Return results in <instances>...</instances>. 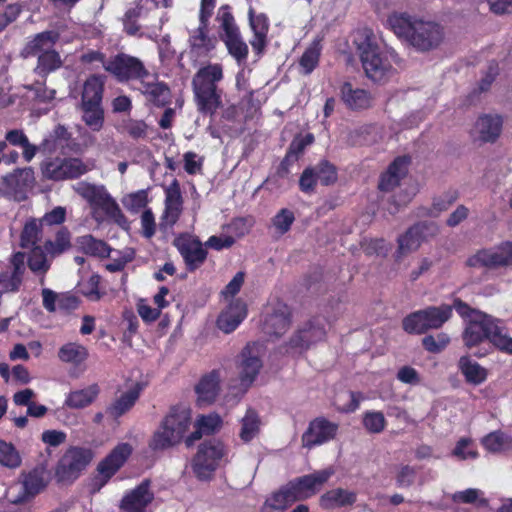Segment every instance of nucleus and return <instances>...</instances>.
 Masks as SVG:
<instances>
[{
	"label": "nucleus",
	"instance_id": "obj_52",
	"mask_svg": "<svg viewBox=\"0 0 512 512\" xmlns=\"http://www.w3.org/2000/svg\"><path fill=\"white\" fill-rule=\"evenodd\" d=\"M362 423L364 428L371 434L381 433L386 427V419L380 411H366Z\"/></svg>",
	"mask_w": 512,
	"mask_h": 512
},
{
	"label": "nucleus",
	"instance_id": "obj_7",
	"mask_svg": "<svg viewBox=\"0 0 512 512\" xmlns=\"http://www.w3.org/2000/svg\"><path fill=\"white\" fill-rule=\"evenodd\" d=\"M453 304L429 306L407 315L402 327L409 334H424L431 329L441 328L453 315Z\"/></svg>",
	"mask_w": 512,
	"mask_h": 512
},
{
	"label": "nucleus",
	"instance_id": "obj_5",
	"mask_svg": "<svg viewBox=\"0 0 512 512\" xmlns=\"http://www.w3.org/2000/svg\"><path fill=\"white\" fill-rule=\"evenodd\" d=\"M332 470H320L290 480L266 500L265 505L273 510L284 511L297 501L315 495L332 476Z\"/></svg>",
	"mask_w": 512,
	"mask_h": 512
},
{
	"label": "nucleus",
	"instance_id": "obj_1",
	"mask_svg": "<svg viewBox=\"0 0 512 512\" xmlns=\"http://www.w3.org/2000/svg\"><path fill=\"white\" fill-rule=\"evenodd\" d=\"M453 307L465 322L461 335L464 346L471 350L488 341L491 344L489 349L481 348L473 353L477 358L487 356L492 351V346L494 347L496 334H499L502 321L481 310L472 308L460 298H454Z\"/></svg>",
	"mask_w": 512,
	"mask_h": 512
},
{
	"label": "nucleus",
	"instance_id": "obj_35",
	"mask_svg": "<svg viewBox=\"0 0 512 512\" xmlns=\"http://www.w3.org/2000/svg\"><path fill=\"white\" fill-rule=\"evenodd\" d=\"M457 366L468 384L478 386L484 383L488 378V370L478 362L473 361L470 355L461 356Z\"/></svg>",
	"mask_w": 512,
	"mask_h": 512
},
{
	"label": "nucleus",
	"instance_id": "obj_12",
	"mask_svg": "<svg viewBox=\"0 0 512 512\" xmlns=\"http://www.w3.org/2000/svg\"><path fill=\"white\" fill-rule=\"evenodd\" d=\"M338 181V168L329 160L321 159L315 165L307 166L299 177V189L305 194L316 191L317 184L333 186Z\"/></svg>",
	"mask_w": 512,
	"mask_h": 512
},
{
	"label": "nucleus",
	"instance_id": "obj_62",
	"mask_svg": "<svg viewBox=\"0 0 512 512\" xmlns=\"http://www.w3.org/2000/svg\"><path fill=\"white\" fill-rule=\"evenodd\" d=\"M364 251L367 255L386 256L389 251V245L383 238L371 239L366 244Z\"/></svg>",
	"mask_w": 512,
	"mask_h": 512
},
{
	"label": "nucleus",
	"instance_id": "obj_40",
	"mask_svg": "<svg viewBox=\"0 0 512 512\" xmlns=\"http://www.w3.org/2000/svg\"><path fill=\"white\" fill-rule=\"evenodd\" d=\"M142 391V385L136 383L131 389L121 394L110 406L107 413L113 418H119L127 413L135 405Z\"/></svg>",
	"mask_w": 512,
	"mask_h": 512
},
{
	"label": "nucleus",
	"instance_id": "obj_11",
	"mask_svg": "<svg viewBox=\"0 0 512 512\" xmlns=\"http://www.w3.org/2000/svg\"><path fill=\"white\" fill-rule=\"evenodd\" d=\"M225 455L221 441L212 439L201 443L192 460V469L199 480H209Z\"/></svg>",
	"mask_w": 512,
	"mask_h": 512
},
{
	"label": "nucleus",
	"instance_id": "obj_45",
	"mask_svg": "<svg viewBox=\"0 0 512 512\" xmlns=\"http://www.w3.org/2000/svg\"><path fill=\"white\" fill-rule=\"evenodd\" d=\"M82 121L94 132H99L104 125V108L102 104H80Z\"/></svg>",
	"mask_w": 512,
	"mask_h": 512
},
{
	"label": "nucleus",
	"instance_id": "obj_36",
	"mask_svg": "<svg viewBox=\"0 0 512 512\" xmlns=\"http://www.w3.org/2000/svg\"><path fill=\"white\" fill-rule=\"evenodd\" d=\"M106 77L92 74L83 83L80 104H102Z\"/></svg>",
	"mask_w": 512,
	"mask_h": 512
},
{
	"label": "nucleus",
	"instance_id": "obj_19",
	"mask_svg": "<svg viewBox=\"0 0 512 512\" xmlns=\"http://www.w3.org/2000/svg\"><path fill=\"white\" fill-rule=\"evenodd\" d=\"M150 486L151 481L145 479L133 489L125 491L118 505L120 512H147L154 501Z\"/></svg>",
	"mask_w": 512,
	"mask_h": 512
},
{
	"label": "nucleus",
	"instance_id": "obj_2",
	"mask_svg": "<svg viewBox=\"0 0 512 512\" xmlns=\"http://www.w3.org/2000/svg\"><path fill=\"white\" fill-rule=\"evenodd\" d=\"M191 424L192 410L187 404L170 406L148 441L149 449L157 453L179 446L185 442Z\"/></svg>",
	"mask_w": 512,
	"mask_h": 512
},
{
	"label": "nucleus",
	"instance_id": "obj_28",
	"mask_svg": "<svg viewBox=\"0 0 512 512\" xmlns=\"http://www.w3.org/2000/svg\"><path fill=\"white\" fill-rule=\"evenodd\" d=\"M246 316L247 305L242 299L237 298L219 314L216 324L222 332L229 334L236 330Z\"/></svg>",
	"mask_w": 512,
	"mask_h": 512
},
{
	"label": "nucleus",
	"instance_id": "obj_21",
	"mask_svg": "<svg viewBox=\"0 0 512 512\" xmlns=\"http://www.w3.org/2000/svg\"><path fill=\"white\" fill-rule=\"evenodd\" d=\"M326 337V329L319 318H312L299 328L289 340L292 348L307 350L309 347Z\"/></svg>",
	"mask_w": 512,
	"mask_h": 512
},
{
	"label": "nucleus",
	"instance_id": "obj_17",
	"mask_svg": "<svg viewBox=\"0 0 512 512\" xmlns=\"http://www.w3.org/2000/svg\"><path fill=\"white\" fill-rule=\"evenodd\" d=\"M173 245L182 256L189 272L199 269L207 259L208 252L203 247L200 239L189 233H182L177 236Z\"/></svg>",
	"mask_w": 512,
	"mask_h": 512
},
{
	"label": "nucleus",
	"instance_id": "obj_14",
	"mask_svg": "<svg viewBox=\"0 0 512 512\" xmlns=\"http://www.w3.org/2000/svg\"><path fill=\"white\" fill-rule=\"evenodd\" d=\"M104 69L113 75L118 81L146 79L149 71L144 63L137 57L126 53H118L111 57L105 64Z\"/></svg>",
	"mask_w": 512,
	"mask_h": 512
},
{
	"label": "nucleus",
	"instance_id": "obj_37",
	"mask_svg": "<svg viewBox=\"0 0 512 512\" xmlns=\"http://www.w3.org/2000/svg\"><path fill=\"white\" fill-rule=\"evenodd\" d=\"M46 487L44 480V471L34 468L26 474H23L22 488L23 495L17 497L14 503H22L30 498L35 497Z\"/></svg>",
	"mask_w": 512,
	"mask_h": 512
},
{
	"label": "nucleus",
	"instance_id": "obj_24",
	"mask_svg": "<svg viewBox=\"0 0 512 512\" xmlns=\"http://www.w3.org/2000/svg\"><path fill=\"white\" fill-rule=\"evenodd\" d=\"M183 211V198L180 184L175 179L165 189V208L161 217V226L173 227L179 220Z\"/></svg>",
	"mask_w": 512,
	"mask_h": 512
},
{
	"label": "nucleus",
	"instance_id": "obj_56",
	"mask_svg": "<svg viewBox=\"0 0 512 512\" xmlns=\"http://www.w3.org/2000/svg\"><path fill=\"white\" fill-rule=\"evenodd\" d=\"M294 221V213L287 208H282L279 210V212L272 219V223L280 235L287 233L291 229Z\"/></svg>",
	"mask_w": 512,
	"mask_h": 512
},
{
	"label": "nucleus",
	"instance_id": "obj_59",
	"mask_svg": "<svg viewBox=\"0 0 512 512\" xmlns=\"http://www.w3.org/2000/svg\"><path fill=\"white\" fill-rule=\"evenodd\" d=\"M124 130L131 138L137 140L146 137L148 125L144 120L129 119L124 124Z\"/></svg>",
	"mask_w": 512,
	"mask_h": 512
},
{
	"label": "nucleus",
	"instance_id": "obj_57",
	"mask_svg": "<svg viewBox=\"0 0 512 512\" xmlns=\"http://www.w3.org/2000/svg\"><path fill=\"white\" fill-rule=\"evenodd\" d=\"M507 436L502 431H493L486 436H484L481 440V444L483 447L489 452H499L501 451L506 444Z\"/></svg>",
	"mask_w": 512,
	"mask_h": 512
},
{
	"label": "nucleus",
	"instance_id": "obj_46",
	"mask_svg": "<svg viewBox=\"0 0 512 512\" xmlns=\"http://www.w3.org/2000/svg\"><path fill=\"white\" fill-rule=\"evenodd\" d=\"M261 420L256 410L248 408L241 419L239 437L244 443L251 442L260 433Z\"/></svg>",
	"mask_w": 512,
	"mask_h": 512
},
{
	"label": "nucleus",
	"instance_id": "obj_20",
	"mask_svg": "<svg viewBox=\"0 0 512 512\" xmlns=\"http://www.w3.org/2000/svg\"><path fill=\"white\" fill-rule=\"evenodd\" d=\"M292 323L291 308L282 301L271 304L264 320L263 330L270 336L280 337L290 328Z\"/></svg>",
	"mask_w": 512,
	"mask_h": 512
},
{
	"label": "nucleus",
	"instance_id": "obj_22",
	"mask_svg": "<svg viewBox=\"0 0 512 512\" xmlns=\"http://www.w3.org/2000/svg\"><path fill=\"white\" fill-rule=\"evenodd\" d=\"M240 381L244 386H250L256 379L261 367L262 361L259 355L257 343H247L240 354Z\"/></svg>",
	"mask_w": 512,
	"mask_h": 512
},
{
	"label": "nucleus",
	"instance_id": "obj_53",
	"mask_svg": "<svg viewBox=\"0 0 512 512\" xmlns=\"http://www.w3.org/2000/svg\"><path fill=\"white\" fill-rule=\"evenodd\" d=\"M141 13H142L141 6L129 8L125 12V14L122 18V23H123V30L127 35L135 36L139 33L141 27L138 24V19L140 18Z\"/></svg>",
	"mask_w": 512,
	"mask_h": 512
},
{
	"label": "nucleus",
	"instance_id": "obj_30",
	"mask_svg": "<svg viewBox=\"0 0 512 512\" xmlns=\"http://www.w3.org/2000/svg\"><path fill=\"white\" fill-rule=\"evenodd\" d=\"M503 118L500 115L483 114L477 119L474 131L483 143H494L500 136Z\"/></svg>",
	"mask_w": 512,
	"mask_h": 512
},
{
	"label": "nucleus",
	"instance_id": "obj_6",
	"mask_svg": "<svg viewBox=\"0 0 512 512\" xmlns=\"http://www.w3.org/2000/svg\"><path fill=\"white\" fill-rule=\"evenodd\" d=\"M357 50L365 74L372 81L384 83L394 74L391 62L380 52L372 32L366 33L364 38L357 42Z\"/></svg>",
	"mask_w": 512,
	"mask_h": 512
},
{
	"label": "nucleus",
	"instance_id": "obj_38",
	"mask_svg": "<svg viewBox=\"0 0 512 512\" xmlns=\"http://www.w3.org/2000/svg\"><path fill=\"white\" fill-rule=\"evenodd\" d=\"M357 501V494L343 488L331 489L320 497V506L323 509L331 510L352 506Z\"/></svg>",
	"mask_w": 512,
	"mask_h": 512
},
{
	"label": "nucleus",
	"instance_id": "obj_32",
	"mask_svg": "<svg viewBox=\"0 0 512 512\" xmlns=\"http://www.w3.org/2000/svg\"><path fill=\"white\" fill-rule=\"evenodd\" d=\"M222 419L216 413L199 415L194 423V430L185 439L187 447H191L204 435H213L222 427Z\"/></svg>",
	"mask_w": 512,
	"mask_h": 512
},
{
	"label": "nucleus",
	"instance_id": "obj_49",
	"mask_svg": "<svg viewBox=\"0 0 512 512\" xmlns=\"http://www.w3.org/2000/svg\"><path fill=\"white\" fill-rule=\"evenodd\" d=\"M34 181V171L31 167L23 169H16L13 173L6 175L3 178V185L14 192H17L21 187L28 186Z\"/></svg>",
	"mask_w": 512,
	"mask_h": 512
},
{
	"label": "nucleus",
	"instance_id": "obj_34",
	"mask_svg": "<svg viewBox=\"0 0 512 512\" xmlns=\"http://www.w3.org/2000/svg\"><path fill=\"white\" fill-rule=\"evenodd\" d=\"M220 390V371L212 370L203 375L195 387L200 403L211 404L215 401Z\"/></svg>",
	"mask_w": 512,
	"mask_h": 512
},
{
	"label": "nucleus",
	"instance_id": "obj_23",
	"mask_svg": "<svg viewBox=\"0 0 512 512\" xmlns=\"http://www.w3.org/2000/svg\"><path fill=\"white\" fill-rule=\"evenodd\" d=\"M411 157L408 155L396 157L387 170L380 175L378 189L381 192H390L399 186L401 180L408 174Z\"/></svg>",
	"mask_w": 512,
	"mask_h": 512
},
{
	"label": "nucleus",
	"instance_id": "obj_18",
	"mask_svg": "<svg viewBox=\"0 0 512 512\" xmlns=\"http://www.w3.org/2000/svg\"><path fill=\"white\" fill-rule=\"evenodd\" d=\"M339 425L319 416L311 420L301 436L302 447L312 449L335 439Z\"/></svg>",
	"mask_w": 512,
	"mask_h": 512
},
{
	"label": "nucleus",
	"instance_id": "obj_48",
	"mask_svg": "<svg viewBox=\"0 0 512 512\" xmlns=\"http://www.w3.org/2000/svg\"><path fill=\"white\" fill-rule=\"evenodd\" d=\"M45 251L51 257H56L71 248V234L66 227H61L54 240H46L43 245Z\"/></svg>",
	"mask_w": 512,
	"mask_h": 512
},
{
	"label": "nucleus",
	"instance_id": "obj_3",
	"mask_svg": "<svg viewBox=\"0 0 512 512\" xmlns=\"http://www.w3.org/2000/svg\"><path fill=\"white\" fill-rule=\"evenodd\" d=\"M224 78L223 66L208 63L197 70L192 78L193 99L197 111L213 118L223 105V89L219 83Z\"/></svg>",
	"mask_w": 512,
	"mask_h": 512
},
{
	"label": "nucleus",
	"instance_id": "obj_41",
	"mask_svg": "<svg viewBox=\"0 0 512 512\" xmlns=\"http://www.w3.org/2000/svg\"><path fill=\"white\" fill-rule=\"evenodd\" d=\"M63 65L60 53L54 48L46 51L45 53L39 54L37 57V64L33 69V72L46 80L48 75L55 72Z\"/></svg>",
	"mask_w": 512,
	"mask_h": 512
},
{
	"label": "nucleus",
	"instance_id": "obj_47",
	"mask_svg": "<svg viewBox=\"0 0 512 512\" xmlns=\"http://www.w3.org/2000/svg\"><path fill=\"white\" fill-rule=\"evenodd\" d=\"M43 233V225L37 218H29L20 234V246L29 249L32 246H37L41 240Z\"/></svg>",
	"mask_w": 512,
	"mask_h": 512
},
{
	"label": "nucleus",
	"instance_id": "obj_25",
	"mask_svg": "<svg viewBox=\"0 0 512 512\" xmlns=\"http://www.w3.org/2000/svg\"><path fill=\"white\" fill-rule=\"evenodd\" d=\"M74 189L78 195L93 207L101 208L107 212L118 208L116 201L107 193L103 186L79 182Z\"/></svg>",
	"mask_w": 512,
	"mask_h": 512
},
{
	"label": "nucleus",
	"instance_id": "obj_55",
	"mask_svg": "<svg viewBox=\"0 0 512 512\" xmlns=\"http://www.w3.org/2000/svg\"><path fill=\"white\" fill-rule=\"evenodd\" d=\"M313 142L314 136L311 133H308L305 136L298 135L294 137V139L289 144L286 154L291 158H294V160L298 161L300 156L304 153L306 147Z\"/></svg>",
	"mask_w": 512,
	"mask_h": 512
},
{
	"label": "nucleus",
	"instance_id": "obj_9",
	"mask_svg": "<svg viewBox=\"0 0 512 512\" xmlns=\"http://www.w3.org/2000/svg\"><path fill=\"white\" fill-rule=\"evenodd\" d=\"M220 21V38L224 42L228 53L237 61L238 64L245 62L248 58L249 48L242 38L239 27L228 5L220 8L218 14Z\"/></svg>",
	"mask_w": 512,
	"mask_h": 512
},
{
	"label": "nucleus",
	"instance_id": "obj_15",
	"mask_svg": "<svg viewBox=\"0 0 512 512\" xmlns=\"http://www.w3.org/2000/svg\"><path fill=\"white\" fill-rule=\"evenodd\" d=\"M471 268L496 269L512 265V242L506 241L494 249H481L466 260Z\"/></svg>",
	"mask_w": 512,
	"mask_h": 512
},
{
	"label": "nucleus",
	"instance_id": "obj_13",
	"mask_svg": "<svg viewBox=\"0 0 512 512\" xmlns=\"http://www.w3.org/2000/svg\"><path fill=\"white\" fill-rule=\"evenodd\" d=\"M44 178L52 181L78 179L90 168L81 159L75 157L50 158L41 164Z\"/></svg>",
	"mask_w": 512,
	"mask_h": 512
},
{
	"label": "nucleus",
	"instance_id": "obj_16",
	"mask_svg": "<svg viewBox=\"0 0 512 512\" xmlns=\"http://www.w3.org/2000/svg\"><path fill=\"white\" fill-rule=\"evenodd\" d=\"M437 232L438 227L434 222L421 221L409 227L397 239L396 260L416 251L428 236H434Z\"/></svg>",
	"mask_w": 512,
	"mask_h": 512
},
{
	"label": "nucleus",
	"instance_id": "obj_44",
	"mask_svg": "<svg viewBox=\"0 0 512 512\" xmlns=\"http://www.w3.org/2000/svg\"><path fill=\"white\" fill-rule=\"evenodd\" d=\"M77 244L80 250L88 256L100 258L110 256L111 248L109 245L105 241L98 240L90 234L78 237Z\"/></svg>",
	"mask_w": 512,
	"mask_h": 512
},
{
	"label": "nucleus",
	"instance_id": "obj_42",
	"mask_svg": "<svg viewBox=\"0 0 512 512\" xmlns=\"http://www.w3.org/2000/svg\"><path fill=\"white\" fill-rule=\"evenodd\" d=\"M322 41L323 37L317 36L305 49L302 56L299 59V66L304 75L311 74L316 67L319 65L321 53H322Z\"/></svg>",
	"mask_w": 512,
	"mask_h": 512
},
{
	"label": "nucleus",
	"instance_id": "obj_64",
	"mask_svg": "<svg viewBox=\"0 0 512 512\" xmlns=\"http://www.w3.org/2000/svg\"><path fill=\"white\" fill-rule=\"evenodd\" d=\"M142 235L151 238L156 232L155 217L151 209H146L141 215Z\"/></svg>",
	"mask_w": 512,
	"mask_h": 512
},
{
	"label": "nucleus",
	"instance_id": "obj_8",
	"mask_svg": "<svg viewBox=\"0 0 512 512\" xmlns=\"http://www.w3.org/2000/svg\"><path fill=\"white\" fill-rule=\"evenodd\" d=\"M93 458L92 451L87 448L71 446L58 460L54 477L57 483L72 484L86 469Z\"/></svg>",
	"mask_w": 512,
	"mask_h": 512
},
{
	"label": "nucleus",
	"instance_id": "obj_43",
	"mask_svg": "<svg viewBox=\"0 0 512 512\" xmlns=\"http://www.w3.org/2000/svg\"><path fill=\"white\" fill-rule=\"evenodd\" d=\"M57 356L63 363L78 366L88 359L89 352L88 349L80 343L68 342L59 348Z\"/></svg>",
	"mask_w": 512,
	"mask_h": 512
},
{
	"label": "nucleus",
	"instance_id": "obj_4",
	"mask_svg": "<svg viewBox=\"0 0 512 512\" xmlns=\"http://www.w3.org/2000/svg\"><path fill=\"white\" fill-rule=\"evenodd\" d=\"M388 21L397 35L419 51L435 49L443 41V27L435 22L413 19L407 14L392 15Z\"/></svg>",
	"mask_w": 512,
	"mask_h": 512
},
{
	"label": "nucleus",
	"instance_id": "obj_39",
	"mask_svg": "<svg viewBox=\"0 0 512 512\" xmlns=\"http://www.w3.org/2000/svg\"><path fill=\"white\" fill-rule=\"evenodd\" d=\"M100 391L99 385L97 383H93L83 389L69 392L64 404L72 409L86 408L98 398Z\"/></svg>",
	"mask_w": 512,
	"mask_h": 512
},
{
	"label": "nucleus",
	"instance_id": "obj_33",
	"mask_svg": "<svg viewBox=\"0 0 512 512\" xmlns=\"http://www.w3.org/2000/svg\"><path fill=\"white\" fill-rule=\"evenodd\" d=\"M59 39V34L52 30L37 33L30 39L21 51L23 58L38 57L54 47Z\"/></svg>",
	"mask_w": 512,
	"mask_h": 512
},
{
	"label": "nucleus",
	"instance_id": "obj_54",
	"mask_svg": "<svg viewBox=\"0 0 512 512\" xmlns=\"http://www.w3.org/2000/svg\"><path fill=\"white\" fill-rule=\"evenodd\" d=\"M450 343V337L446 333H438L436 336L427 335L422 339L424 349L430 353L442 352Z\"/></svg>",
	"mask_w": 512,
	"mask_h": 512
},
{
	"label": "nucleus",
	"instance_id": "obj_51",
	"mask_svg": "<svg viewBox=\"0 0 512 512\" xmlns=\"http://www.w3.org/2000/svg\"><path fill=\"white\" fill-rule=\"evenodd\" d=\"M22 463L19 451L11 443L0 439V465L6 468L15 469Z\"/></svg>",
	"mask_w": 512,
	"mask_h": 512
},
{
	"label": "nucleus",
	"instance_id": "obj_58",
	"mask_svg": "<svg viewBox=\"0 0 512 512\" xmlns=\"http://www.w3.org/2000/svg\"><path fill=\"white\" fill-rule=\"evenodd\" d=\"M249 25L253 32L268 33L269 19L264 13L256 14L250 7L248 10Z\"/></svg>",
	"mask_w": 512,
	"mask_h": 512
},
{
	"label": "nucleus",
	"instance_id": "obj_60",
	"mask_svg": "<svg viewBox=\"0 0 512 512\" xmlns=\"http://www.w3.org/2000/svg\"><path fill=\"white\" fill-rule=\"evenodd\" d=\"M39 220L43 226L60 225L66 220V209L62 206H57L51 211L45 213Z\"/></svg>",
	"mask_w": 512,
	"mask_h": 512
},
{
	"label": "nucleus",
	"instance_id": "obj_10",
	"mask_svg": "<svg viewBox=\"0 0 512 512\" xmlns=\"http://www.w3.org/2000/svg\"><path fill=\"white\" fill-rule=\"evenodd\" d=\"M132 451L129 443H119L98 463L97 473L91 480L92 493L99 492L112 479L127 462Z\"/></svg>",
	"mask_w": 512,
	"mask_h": 512
},
{
	"label": "nucleus",
	"instance_id": "obj_50",
	"mask_svg": "<svg viewBox=\"0 0 512 512\" xmlns=\"http://www.w3.org/2000/svg\"><path fill=\"white\" fill-rule=\"evenodd\" d=\"M27 259L29 269L34 273L46 274L50 269V263L47 260V252L43 246H32Z\"/></svg>",
	"mask_w": 512,
	"mask_h": 512
},
{
	"label": "nucleus",
	"instance_id": "obj_29",
	"mask_svg": "<svg viewBox=\"0 0 512 512\" xmlns=\"http://www.w3.org/2000/svg\"><path fill=\"white\" fill-rule=\"evenodd\" d=\"M140 85L141 93L153 106L163 108L171 104V89L166 82L158 81L157 75H154L153 81L143 79L140 82Z\"/></svg>",
	"mask_w": 512,
	"mask_h": 512
},
{
	"label": "nucleus",
	"instance_id": "obj_27",
	"mask_svg": "<svg viewBox=\"0 0 512 512\" xmlns=\"http://www.w3.org/2000/svg\"><path fill=\"white\" fill-rule=\"evenodd\" d=\"M339 97L348 110L363 111L372 107L373 97L368 90L355 88L350 82H344L339 89Z\"/></svg>",
	"mask_w": 512,
	"mask_h": 512
},
{
	"label": "nucleus",
	"instance_id": "obj_63",
	"mask_svg": "<svg viewBox=\"0 0 512 512\" xmlns=\"http://www.w3.org/2000/svg\"><path fill=\"white\" fill-rule=\"evenodd\" d=\"M79 299L71 293H62L58 297L57 308L64 313H71L79 306Z\"/></svg>",
	"mask_w": 512,
	"mask_h": 512
},
{
	"label": "nucleus",
	"instance_id": "obj_61",
	"mask_svg": "<svg viewBox=\"0 0 512 512\" xmlns=\"http://www.w3.org/2000/svg\"><path fill=\"white\" fill-rule=\"evenodd\" d=\"M34 91L35 97L40 102H50L55 98L56 91L46 87V80L35 81L31 86L27 87Z\"/></svg>",
	"mask_w": 512,
	"mask_h": 512
},
{
	"label": "nucleus",
	"instance_id": "obj_26",
	"mask_svg": "<svg viewBox=\"0 0 512 512\" xmlns=\"http://www.w3.org/2000/svg\"><path fill=\"white\" fill-rule=\"evenodd\" d=\"M74 189L78 195L93 207L101 208L107 212L118 208L116 201L107 193L103 186L79 182Z\"/></svg>",
	"mask_w": 512,
	"mask_h": 512
},
{
	"label": "nucleus",
	"instance_id": "obj_31",
	"mask_svg": "<svg viewBox=\"0 0 512 512\" xmlns=\"http://www.w3.org/2000/svg\"><path fill=\"white\" fill-rule=\"evenodd\" d=\"M208 25L199 23L189 37L190 54L194 57H206L216 47L217 39L215 36L208 35Z\"/></svg>",
	"mask_w": 512,
	"mask_h": 512
}]
</instances>
